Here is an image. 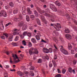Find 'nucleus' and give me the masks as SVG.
I'll return each mask as SVG.
<instances>
[{
  "instance_id": "1",
  "label": "nucleus",
  "mask_w": 77,
  "mask_h": 77,
  "mask_svg": "<svg viewBox=\"0 0 77 77\" xmlns=\"http://www.w3.org/2000/svg\"><path fill=\"white\" fill-rule=\"evenodd\" d=\"M36 10L38 11V12L41 14V15H42L43 13H45V15L46 17H55L56 16L54 14H53L52 15H50L48 13H46V12H48V10H46L45 11L43 10H41L39 8L37 7L36 8Z\"/></svg>"
},
{
  "instance_id": "2",
  "label": "nucleus",
  "mask_w": 77,
  "mask_h": 77,
  "mask_svg": "<svg viewBox=\"0 0 77 77\" xmlns=\"http://www.w3.org/2000/svg\"><path fill=\"white\" fill-rule=\"evenodd\" d=\"M51 26H53L55 29H56L57 31H59L60 29H61V26L59 23H57V25L55 24L51 23Z\"/></svg>"
},
{
  "instance_id": "3",
  "label": "nucleus",
  "mask_w": 77,
  "mask_h": 77,
  "mask_svg": "<svg viewBox=\"0 0 77 77\" xmlns=\"http://www.w3.org/2000/svg\"><path fill=\"white\" fill-rule=\"evenodd\" d=\"M60 47H61L60 50L61 52H62L64 54H68V51L63 48V46H60Z\"/></svg>"
},
{
  "instance_id": "4",
  "label": "nucleus",
  "mask_w": 77,
  "mask_h": 77,
  "mask_svg": "<svg viewBox=\"0 0 77 77\" xmlns=\"http://www.w3.org/2000/svg\"><path fill=\"white\" fill-rule=\"evenodd\" d=\"M7 17V14L6 13L4 10H2L0 12V17Z\"/></svg>"
},
{
  "instance_id": "5",
  "label": "nucleus",
  "mask_w": 77,
  "mask_h": 77,
  "mask_svg": "<svg viewBox=\"0 0 77 77\" xmlns=\"http://www.w3.org/2000/svg\"><path fill=\"white\" fill-rule=\"evenodd\" d=\"M49 6L51 9H52L53 11L56 12L57 11V9L55 7V6L53 4H51L49 5Z\"/></svg>"
},
{
  "instance_id": "6",
  "label": "nucleus",
  "mask_w": 77,
  "mask_h": 77,
  "mask_svg": "<svg viewBox=\"0 0 77 77\" xmlns=\"http://www.w3.org/2000/svg\"><path fill=\"white\" fill-rule=\"evenodd\" d=\"M12 57H14V63H18V62H19L20 60H16V59H18L17 55L16 54H12Z\"/></svg>"
},
{
  "instance_id": "7",
  "label": "nucleus",
  "mask_w": 77,
  "mask_h": 77,
  "mask_svg": "<svg viewBox=\"0 0 77 77\" xmlns=\"http://www.w3.org/2000/svg\"><path fill=\"white\" fill-rule=\"evenodd\" d=\"M40 17L42 21L43 22H44L45 24H47V23L48 22L47 21H46V20L44 18V17L43 16H42V15L40 14Z\"/></svg>"
},
{
  "instance_id": "8",
  "label": "nucleus",
  "mask_w": 77,
  "mask_h": 77,
  "mask_svg": "<svg viewBox=\"0 0 77 77\" xmlns=\"http://www.w3.org/2000/svg\"><path fill=\"white\" fill-rule=\"evenodd\" d=\"M14 33H15V34H17V35H19V36H20V35H21V32H19V31H20V29H14Z\"/></svg>"
},
{
  "instance_id": "9",
  "label": "nucleus",
  "mask_w": 77,
  "mask_h": 77,
  "mask_svg": "<svg viewBox=\"0 0 77 77\" xmlns=\"http://www.w3.org/2000/svg\"><path fill=\"white\" fill-rule=\"evenodd\" d=\"M65 38L69 39V40H70V39H71L72 37H71V36L69 34H66L65 35Z\"/></svg>"
},
{
  "instance_id": "10",
  "label": "nucleus",
  "mask_w": 77,
  "mask_h": 77,
  "mask_svg": "<svg viewBox=\"0 0 77 77\" xmlns=\"http://www.w3.org/2000/svg\"><path fill=\"white\" fill-rule=\"evenodd\" d=\"M26 11V7H25L24 6H23L22 9V13L23 15H24V14H24H24L25 13Z\"/></svg>"
},
{
  "instance_id": "11",
  "label": "nucleus",
  "mask_w": 77,
  "mask_h": 77,
  "mask_svg": "<svg viewBox=\"0 0 77 77\" xmlns=\"http://www.w3.org/2000/svg\"><path fill=\"white\" fill-rule=\"evenodd\" d=\"M43 50L45 53H49V51H48V49H47V48H44L43 49Z\"/></svg>"
},
{
  "instance_id": "12",
  "label": "nucleus",
  "mask_w": 77,
  "mask_h": 77,
  "mask_svg": "<svg viewBox=\"0 0 77 77\" xmlns=\"http://www.w3.org/2000/svg\"><path fill=\"white\" fill-rule=\"evenodd\" d=\"M0 29L1 30H3L4 29V26L3 25L2 22H0Z\"/></svg>"
},
{
  "instance_id": "13",
  "label": "nucleus",
  "mask_w": 77,
  "mask_h": 77,
  "mask_svg": "<svg viewBox=\"0 0 77 77\" xmlns=\"http://www.w3.org/2000/svg\"><path fill=\"white\" fill-rule=\"evenodd\" d=\"M34 49L33 48H31L29 50V53L30 54H32V51L33 50H34Z\"/></svg>"
},
{
  "instance_id": "14",
  "label": "nucleus",
  "mask_w": 77,
  "mask_h": 77,
  "mask_svg": "<svg viewBox=\"0 0 77 77\" xmlns=\"http://www.w3.org/2000/svg\"><path fill=\"white\" fill-rule=\"evenodd\" d=\"M17 73V74H18V75H20V76L21 77L23 76V73L20 71L18 72Z\"/></svg>"
},
{
  "instance_id": "15",
  "label": "nucleus",
  "mask_w": 77,
  "mask_h": 77,
  "mask_svg": "<svg viewBox=\"0 0 77 77\" xmlns=\"http://www.w3.org/2000/svg\"><path fill=\"white\" fill-rule=\"evenodd\" d=\"M24 23V22L23 21H22L21 22H20L18 24V26H19V27H21V26H22L23 25Z\"/></svg>"
},
{
  "instance_id": "16",
  "label": "nucleus",
  "mask_w": 77,
  "mask_h": 77,
  "mask_svg": "<svg viewBox=\"0 0 77 77\" xmlns=\"http://www.w3.org/2000/svg\"><path fill=\"white\" fill-rule=\"evenodd\" d=\"M27 25H23L22 28V30H26V29H27Z\"/></svg>"
},
{
  "instance_id": "17",
  "label": "nucleus",
  "mask_w": 77,
  "mask_h": 77,
  "mask_svg": "<svg viewBox=\"0 0 77 77\" xmlns=\"http://www.w3.org/2000/svg\"><path fill=\"white\" fill-rule=\"evenodd\" d=\"M55 4L58 6H60L61 5L60 3V2H59L57 1L55 2Z\"/></svg>"
},
{
  "instance_id": "18",
  "label": "nucleus",
  "mask_w": 77,
  "mask_h": 77,
  "mask_svg": "<svg viewBox=\"0 0 77 77\" xmlns=\"http://www.w3.org/2000/svg\"><path fill=\"white\" fill-rule=\"evenodd\" d=\"M36 21H37V24H38V25H41V22H40V20H39V19H36Z\"/></svg>"
},
{
  "instance_id": "19",
  "label": "nucleus",
  "mask_w": 77,
  "mask_h": 77,
  "mask_svg": "<svg viewBox=\"0 0 77 77\" xmlns=\"http://www.w3.org/2000/svg\"><path fill=\"white\" fill-rule=\"evenodd\" d=\"M27 11H28V14H32V11H30V8H27Z\"/></svg>"
},
{
  "instance_id": "20",
  "label": "nucleus",
  "mask_w": 77,
  "mask_h": 77,
  "mask_svg": "<svg viewBox=\"0 0 77 77\" xmlns=\"http://www.w3.org/2000/svg\"><path fill=\"white\" fill-rule=\"evenodd\" d=\"M31 41L33 42V43H36V39L34 38L31 39Z\"/></svg>"
},
{
  "instance_id": "21",
  "label": "nucleus",
  "mask_w": 77,
  "mask_h": 77,
  "mask_svg": "<svg viewBox=\"0 0 77 77\" xmlns=\"http://www.w3.org/2000/svg\"><path fill=\"white\" fill-rule=\"evenodd\" d=\"M65 32L66 33H69V30L68 29L66 28L65 29Z\"/></svg>"
},
{
  "instance_id": "22",
  "label": "nucleus",
  "mask_w": 77,
  "mask_h": 77,
  "mask_svg": "<svg viewBox=\"0 0 77 77\" xmlns=\"http://www.w3.org/2000/svg\"><path fill=\"white\" fill-rule=\"evenodd\" d=\"M9 5L10 6H11V7H14V3L12 2L9 3Z\"/></svg>"
},
{
  "instance_id": "23",
  "label": "nucleus",
  "mask_w": 77,
  "mask_h": 77,
  "mask_svg": "<svg viewBox=\"0 0 77 77\" xmlns=\"http://www.w3.org/2000/svg\"><path fill=\"white\" fill-rule=\"evenodd\" d=\"M72 46L71 45V44L69 43L68 44V48L69 49V50H70L71 48H72Z\"/></svg>"
},
{
  "instance_id": "24",
  "label": "nucleus",
  "mask_w": 77,
  "mask_h": 77,
  "mask_svg": "<svg viewBox=\"0 0 77 77\" xmlns=\"http://www.w3.org/2000/svg\"><path fill=\"white\" fill-rule=\"evenodd\" d=\"M34 14L36 17H38V12L36 11L35 10L34 11Z\"/></svg>"
},
{
  "instance_id": "25",
  "label": "nucleus",
  "mask_w": 77,
  "mask_h": 77,
  "mask_svg": "<svg viewBox=\"0 0 77 77\" xmlns=\"http://www.w3.org/2000/svg\"><path fill=\"white\" fill-rule=\"evenodd\" d=\"M52 62L53 63L54 66H56V63L54 60H52Z\"/></svg>"
},
{
  "instance_id": "26",
  "label": "nucleus",
  "mask_w": 77,
  "mask_h": 77,
  "mask_svg": "<svg viewBox=\"0 0 77 77\" xmlns=\"http://www.w3.org/2000/svg\"><path fill=\"white\" fill-rule=\"evenodd\" d=\"M26 19L27 21H30V19H29V16L28 15L26 16Z\"/></svg>"
},
{
  "instance_id": "27",
  "label": "nucleus",
  "mask_w": 77,
  "mask_h": 77,
  "mask_svg": "<svg viewBox=\"0 0 77 77\" xmlns=\"http://www.w3.org/2000/svg\"><path fill=\"white\" fill-rule=\"evenodd\" d=\"M53 39L54 40V41H55L56 42H58V41L57 40V39L56 37L53 38Z\"/></svg>"
},
{
  "instance_id": "28",
  "label": "nucleus",
  "mask_w": 77,
  "mask_h": 77,
  "mask_svg": "<svg viewBox=\"0 0 77 77\" xmlns=\"http://www.w3.org/2000/svg\"><path fill=\"white\" fill-rule=\"evenodd\" d=\"M30 75H31V76H32V77H33L34 76V73L33 72L31 71L30 72Z\"/></svg>"
},
{
  "instance_id": "29",
  "label": "nucleus",
  "mask_w": 77,
  "mask_h": 77,
  "mask_svg": "<svg viewBox=\"0 0 77 77\" xmlns=\"http://www.w3.org/2000/svg\"><path fill=\"white\" fill-rule=\"evenodd\" d=\"M27 35L29 37H31V36L32 35V33L30 32H28V33H27Z\"/></svg>"
},
{
  "instance_id": "30",
  "label": "nucleus",
  "mask_w": 77,
  "mask_h": 77,
  "mask_svg": "<svg viewBox=\"0 0 77 77\" xmlns=\"http://www.w3.org/2000/svg\"><path fill=\"white\" fill-rule=\"evenodd\" d=\"M18 13V10H14L13 11V13L14 14H17Z\"/></svg>"
},
{
  "instance_id": "31",
  "label": "nucleus",
  "mask_w": 77,
  "mask_h": 77,
  "mask_svg": "<svg viewBox=\"0 0 77 77\" xmlns=\"http://www.w3.org/2000/svg\"><path fill=\"white\" fill-rule=\"evenodd\" d=\"M34 50L35 51V54H38V53H39V52H38V51H37V49H34Z\"/></svg>"
},
{
  "instance_id": "32",
  "label": "nucleus",
  "mask_w": 77,
  "mask_h": 77,
  "mask_svg": "<svg viewBox=\"0 0 77 77\" xmlns=\"http://www.w3.org/2000/svg\"><path fill=\"white\" fill-rule=\"evenodd\" d=\"M49 52V53H52L53 52V49H52V48H49L48 49Z\"/></svg>"
},
{
  "instance_id": "33",
  "label": "nucleus",
  "mask_w": 77,
  "mask_h": 77,
  "mask_svg": "<svg viewBox=\"0 0 77 77\" xmlns=\"http://www.w3.org/2000/svg\"><path fill=\"white\" fill-rule=\"evenodd\" d=\"M72 68H69L68 71L69 72H70V73H71V72H72Z\"/></svg>"
},
{
  "instance_id": "34",
  "label": "nucleus",
  "mask_w": 77,
  "mask_h": 77,
  "mask_svg": "<svg viewBox=\"0 0 77 77\" xmlns=\"http://www.w3.org/2000/svg\"><path fill=\"white\" fill-rule=\"evenodd\" d=\"M12 45H13V46H17V43L15 42H13L12 43Z\"/></svg>"
},
{
  "instance_id": "35",
  "label": "nucleus",
  "mask_w": 77,
  "mask_h": 77,
  "mask_svg": "<svg viewBox=\"0 0 77 77\" xmlns=\"http://www.w3.org/2000/svg\"><path fill=\"white\" fill-rule=\"evenodd\" d=\"M54 33H55L57 36V35H59V33L57 32V31L54 30Z\"/></svg>"
},
{
  "instance_id": "36",
  "label": "nucleus",
  "mask_w": 77,
  "mask_h": 77,
  "mask_svg": "<svg viewBox=\"0 0 77 77\" xmlns=\"http://www.w3.org/2000/svg\"><path fill=\"white\" fill-rule=\"evenodd\" d=\"M18 39H19V37L18 36H17L16 37V38L15 39V41H17L18 40Z\"/></svg>"
},
{
  "instance_id": "37",
  "label": "nucleus",
  "mask_w": 77,
  "mask_h": 77,
  "mask_svg": "<svg viewBox=\"0 0 77 77\" xmlns=\"http://www.w3.org/2000/svg\"><path fill=\"white\" fill-rule=\"evenodd\" d=\"M26 42L25 41L23 40L22 41V44L24 45H26Z\"/></svg>"
},
{
  "instance_id": "38",
  "label": "nucleus",
  "mask_w": 77,
  "mask_h": 77,
  "mask_svg": "<svg viewBox=\"0 0 77 77\" xmlns=\"http://www.w3.org/2000/svg\"><path fill=\"white\" fill-rule=\"evenodd\" d=\"M35 38L37 40H39L40 39V37L38 35H36L35 36Z\"/></svg>"
},
{
  "instance_id": "39",
  "label": "nucleus",
  "mask_w": 77,
  "mask_h": 77,
  "mask_svg": "<svg viewBox=\"0 0 77 77\" xmlns=\"http://www.w3.org/2000/svg\"><path fill=\"white\" fill-rule=\"evenodd\" d=\"M65 72H66V70H65V69H63L62 70V73L64 74L65 73Z\"/></svg>"
},
{
  "instance_id": "40",
  "label": "nucleus",
  "mask_w": 77,
  "mask_h": 77,
  "mask_svg": "<svg viewBox=\"0 0 77 77\" xmlns=\"http://www.w3.org/2000/svg\"><path fill=\"white\" fill-rule=\"evenodd\" d=\"M10 25H11V22L9 23H8L7 24H6L5 26H6V27H8V26H9Z\"/></svg>"
},
{
  "instance_id": "41",
  "label": "nucleus",
  "mask_w": 77,
  "mask_h": 77,
  "mask_svg": "<svg viewBox=\"0 0 77 77\" xmlns=\"http://www.w3.org/2000/svg\"><path fill=\"white\" fill-rule=\"evenodd\" d=\"M42 62V59H39L38 61V63H41Z\"/></svg>"
},
{
  "instance_id": "42",
  "label": "nucleus",
  "mask_w": 77,
  "mask_h": 77,
  "mask_svg": "<svg viewBox=\"0 0 77 77\" xmlns=\"http://www.w3.org/2000/svg\"><path fill=\"white\" fill-rule=\"evenodd\" d=\"M72 20L74 22V23H75V24L77 25V21H76V20L73 19H72Z\"/></svg>"
},
{
  "instance_id": "43",
  "label": "nucleus",
  "mask_w": 77,
  "mask_h": 77,
  "mask_svg": "<svg viewBox=\"0 0 77 77\" xmlns=\"http://www.w3.org/2000/svg\"><path fill=\"white\" fill-rule=\"evenodd\" d=\"M35 68V67L33 66H31V67L29 68L30 70H33Z\"/></svg>"
},
{
  "instance_id": "44",
  "label": "nucleus",
  "mask_w": 77,
  "mask_h": 77,
  "mask_svg": "<svg viewBox=\"0 0 77 77\" xmlns=\"http://www.w3.org/2000/svg\"><path fill=\"white\" fill-rule=\"evenodd\" d=\"M20 20V18H15L14 19V21H19Z\"/></svg>"
},
{
  "instance_id": "45",
  "label": "nucleus",
  "mask_w": 77,
  "mask_h": 77,
  "mask_svg": "<svg viewBox=\"0 0 77 77\" xmlns=\"http://www.w3.org/2000/svg\"><path fill=\"white\" fill-rule=\"evenodd\" d=\"M55 77H61V75L60 74H58L55 75Z\"/></svg>"
},
{
  "instance_id": "46",
  "label": "nucleus",
  "mask_w": 77,
  "mask_h": 77,
  "mask_svg": "<svg viewBox=\"0 0 77 77\" xmlns=\"http://www.w3.org/2000/svg\"><path fill=\"white\" fill-rule=\"evenodd\" d=\"M12 38H13V35H11L10 36V37L8 39H12Z\"/></svg>"
},
{
  "instance_id": "47",
  "label": "nucleus",
  "mask_w": 77,
  "mask_h": 77,
  "mask_svg": "<svg viewBox=\"0 0 77 77\" xmlns=\"http://www.w3.org/2000/svg\"><path fill=\"white\" fill-rule=\"evenodd\" d=\"M66 17L68 18V19H69L70 18V17L68 14H67L66 15Z\"/></svg>"
},
{
  "instance_id": "48",
  "label": "nucleus",
  "mask_w": 77,
  "mask_h": 77,
  "mask_svg": "<svg viewBox=\"0 0 77 77\" xmlns=\"http://www.w3.org/2000/svg\"><path fill=\"white\" fill-rule=\"evenodd\" d=\"M5 68L6 69H8V68H9V66L8 65H5Z\"/></svg>"
},
{
  "instance_id": "49",
  "label": "nucleus",
  "mask_w": 77,
  "mask_h": 77,
  "mask_svg": "<svg viewBox=\"0 0 77 77\" xmlns=\"http://www.w3.org/2000/svg\"><path fill=\"white\" fill-rule=\"evenodd\" d=\"M29 47H31L32 46V43L30 42H29Z\"/></svg>"
},
{
  "instance_id": "50",
  "label": "nucleus",
  "mask_w": 77,
  "mask_h": 77,
  "mask_svg": "<svg viewBox=\"0 0 77 77\" xmlns=\"http://www.w3.org/2000/svg\"><path fill=\"white\" fill-rule=\"evenodd\" d=\"M1 38L2 39H5V37L3 35L1 36Z\"/></svg>"
},
{
  "instance_id": "51",
  "label": "nucleus",
  "mask_w": 77,
  "mask_h": 77,
  "mask_svg": "<svg viewBox=\"0 0 77 77\" xmlns=\"http://www.w3.org/2000/svg\"><path fill=\"white\" fill-rule=\"evenodd\" d=\"M27 34V32H24L23 33V35H24V36H26V35Z\"/></svg>"
},
{
  "instance_id": "52",
  "label": "nucleus",
  "mask_w": 77,
  "mask_h": 77,
  "mask_svg": "<svg viewBox=\"0 0 77 77\" xmlns=\"http://www.w3.org/2000/svg\"><path fill=\"white\" fill-rule=\"evenodd\" d=\"M10 63H13V61L12 60V59L11 57L10 58Z\"/></svg>"
},
{
  "instance_id": "53",
  "label": "nucleus",
  "mask_w": 77,
  "mask_h": 77,
  "mask_svg": "<svg viewBox=\"0 0 77 77\" xmlns=\"http://www.w3.org/2000/svg\"><path fill=\"white\" fill-rule=\"evenodd\" d=\"M23 72L24 74H29V72H27L26 71H24Z\"/></svg>"
},
{
  "instance_id": "54",
  "label": "nucleus",
  "mask_w": 77,
  "mask_h": 77,
  "mask_svg": "<svg viewBox=\"0 0 77 77\" xmlns=\"http://www.w3.org/2000/svg\"><path fill=\"white\" fill-rule=\"evenodd\" d=\"M30 17L31 18H35V16L34 15H30Z\"/></svg>"
},
{
  "instance_id": "55",
  "label": "nucleus",
  "mask_w": 77,
  "mask_h": 77,
  "mask_svg": "<svg viewBox=\"0 0 77 77\" xmlns=\"http://www.w3.org/2000/svg\"><path fill=\"white\" fill-rule=\"evenodd\" d=\"M5 8L6 9H8L9 8V7L8 5H7L5 6Z\"/></svg>"
},
{
  "instance_id": "56",
  "label": "nucleus",
  "mask_w": 77,
  "mask_h": 77,
  "mask_svg": "<svg viewBox=\"0 0 77 77\" xmlns=\"http://www.w3.org/2000/svg\"><path fill=\"white\" fill-rule=\"evenodd\" d=\"M4 35H5L6 37H8V34L7 33H4L3 34Z\"/></svg>"
},
{
  "instance_id": "57",
  "label": "nucleus",
  "mask_w": 77,
  "mask_h": 77,
  "mask_svg": "<svg viewBox=\"0 0 77 77\" xmlns=\"http://www.w3.org/2000/svg\"><path fill=\"white\" fill-rule=\"evenodd\" d=\"M5 53H6L7 55H9V53H10V52H9V51H6L5 52Z\"/></svg>"
},
{
  "instance_id": "58",
  "label": "nucleus",
  "mask_w": 77,
  "mask_h": 77,
  "mask_svg": "<svg viewBox=\"0 0 77 77\" xmlns=\"http://www.w3.org/2000/svg\"><path fill=\"white\" fill-rule=\"evenodd\" d=\"M54 60H56L57 59V56L56 55H55L54 57Z\"/></svg>"
},
{
  "instance_id": "59",
  "label": "nucleus",
  "mask_w": 77,
  "mask_h": 77,
  "mask_svg": "<svg viewBox=\"0 0 77 77\" xmlns=\"http://www.w3.org/2000/svg\"><path fill=\"white\" fill-rule=\"evenodd\" d=\"M54 48H55V49H56V50H57V47H56V45L55 44L54 45Z\"/></svg>"
},
{
  "instance_id": "60",
  "label": "nucleus",
  "mask_w": 77,
  "mask_h": 77,
  "mask_svg": "<svg viewBox=\"0 0 77 77\" xmlns=\"http://www.w3.org/2000/svg\"><path fill=\"white\" fill-rule=\"evenodd\" d=\"M71 53L72 54H74V50H71Z\"/></svg>"
},
{
  "instance_id": "61",
  "label": "nucleus",
  "mask_w": 77,
  "mask_h": 77,
  "mask_svg": "<svg viewBox=\"0 0 77 77\" xmlns=\"http://www.w3.org/2000/svg\"><path fill=\"white\" fill-rule=\"evenodd\" d=\"M57 71H58V73H61V71L60 70V69H58Z\"/></svg>"
},
{
  "instance_id": "62",
  "label": "nucleus",
  "mask_w": 77,
  "mask_h": 77,
  "mask_svg": "<svg viewBox=\"0 0 77 77\" xmlns=\"http://www.w3.org/2000/svg\"><path fill=\"white\" fill-rule=\"evenodd\" d=\"M21 68L23 69H25V66H22Z\"/></svg>"
},
{
  "instance_id": "63",
  "label": "nucleus",
  "mask_w": 77,
  "mask_h": 77,
  "mask_svg": "<svg viewBox=\"0 0 77 77\" xmlns=\"http://www.w3.org/2000/svg\"><path fill=\"white\" fill-rule=\"evenodd\" d=\"M41 42H44V43H46V41H44V40H43V39H42Z\"/></svg>"
},
{
  "instance_id": "64",
  "label": "nucleus",
  "mask_w": 77,
  "mask_h": 77,
  "mask_svg": "<svg viewBox=\"0 0 77 77\" xmlns=\"http://www.w3.org/2000/svg\"><path fill=\"white\" fill-rule=\"evenodd\" d=\"M74 29L75 30H77V27H73Z\"/></svg>"
}]
</instances>
